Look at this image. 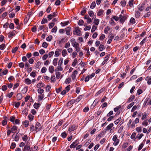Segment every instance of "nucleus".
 <instances>
[{
	"label": "nucleus",
	"instance_id": "obj_1",
	"mask_svg": "<svg viewBox=\"0 0 151 151\" xmlns=\"http://www.w3.org/2000/svg\"><path fill=\"white\" fill-rule=\"evenodd\" d=\"M112 140L114 142L113 145L114 146L118 145L119 142V140L118 139V136L117 134L114 135L112 138Z\"/></svg>",
	"mask_w": 151,
	"mask_h": 151
},
{
	"label": "nucleus",
	"instance_id": "obj_2",
	"mask_svg": "<svg viewBox=\"0 0 151 151\" xmlns=\"http://www.w3.org/2000/svg\"><path fill=\"white\" fill-rule=\"evenodd\" d=\"M78 27H76L74 28V29L73 31V34L75 35L80 36L81 34V31L79 29Z\"/></svg>",
	"mask_w": 151,
	"mask_h": 151
},
{
	"label": "nucleus",
	"instance_id": "obj_3",
	"mask_svg": "<svg viewBox=\"0 0 151 151\" xmlns=\"http://www.w3.org/2000/svg\"><path fill=\"white\" fill-rule=\"evenodd\" d=\"M127 18L126 16H124L122 14H120L119 17V19H120V22L122 23H123L125 21Z\"/></svg>",
	"mask_w": 151,
	"mask_h": 151
},
{
	"label": "nucleus",
	"instance_id": "obj_4",
	"mask_svg": "<svg viewBox=\"0 0 151 151\" xmlns=\"http://www.w3.org/2000/svg\"><path fill=\"white\" fill-rule=\"evenodd\" d=\"M114 125V124L113 123H110L109 125H108L106 127L105 129L106 131L110 130V132L111 133L112 131V129H111L113 127Z\"/></svg>",
	"mask_w": 151,
	"mask_h": 151
},
{
	"label": "nucleus",
	"instance_id": "obj_5",
	"mask_svg": "<svg viewBox=\"0 0 151 151\" xmlns=\"http://www.w3.org/2000/svg\"><path fill=\"white\" fill-rule=\"evenodd\" d=\"M78 72L76 70H75L71 75V78L74 81L76 80V75L78 74Z\"/></svg>",
	"mask_w": 151,
	"mask_h": 151
},
{
	"label": "nucleus",
	"instance_id": "obj_6",
	"mask_svg": "<svg viewBox=\"0 0 151 151\" xmlns=\"http://www.w3.org/2000/svg\"><path fill=\"white\" fill-rule=\"evenodd\" d=\"M35 128V131L36 132H38L41 130V129L42 128V127L40 123L37 122L36 124Z\"/></svg>",
	"mask_w": 151,
	"mask_h": 151
},
{
	"label": "nucleus",
	"instance_id": "obj_7",
	"mask_svg": "<svg viewBox=\"0 0 151 151\" xmlns=\"http://www.w3.org/2000/svg\"><path fill=\"white\" fill-rule=\"evenodd\" d=\"M77 129L76 126L74 125H71L68 129V132H72L76 130Z\"/></svg>",
	"mask_w": 151,
	"mask_h": 151
},
{
	"label": "nucleus",
	"instance_id": "obj_8",
	"mask_svg": "<svg viewBox=\"0 0 151 151\" xmlns=\"http://www.w3.org/2000/svg\"><path fill=\"white\" fill-rule=\"evenodd\" d=\"M149 115V113H148L145 112L142 114V118L141 119L142 120H144L145 119H147V116Z\"/></svg>",
	"mask_w": 151,
	"mask_h": 151
},
{
	"label": "nucleus",
	"instance_id": "obj_9",
	"mask_svg": "<svg viewBox=\"0 0 151 151\" xmlns=\"http://www.w3.org/2000/svg\"><path fill=\"white\" fill-rule=\"evenodd\" d=\"M23 151H33L32 148L28 145H25L23 149Z\"/></svg>",
	"mask_w": 151,
	"mask_h": 151
},
{
	"label": "nucleus",
	"instance_id": "obj_10",
	"mask_svg": "<svg viewBox=\"0 0 151 151\" xmlns=\"http://www.w3.org/2000/svg\"><path fill=\"white\" fill-rule=\"evenodd\" d=\"M78 144V141L77 140H76L73 142L70 146V147L72 148H75V147Z\"/></svg>",
	"mask_w": 151,
	"mask_h": 151
},
{
	"label": "nucleus",
	"instance_id": "obj_11",
	"mask_svg": "<svg viewBox=\"0 0 151 151\" xmlns=\"http://www.w3.org/2000/svg\"><path fill=\"white\" fill-rule=\"evenodd\" d=\"M65 30L66 34L68 35H69L70 34L71 28L70 27H68L65 29Z\"/></svg>",
	"mask_w": 151,
	"mask_h": 151
},
{
	"label": "nucleus",
	"instance_id": "obj_12",
	"mask_svg": "<svg viewBox=\"0 0 151 151\" xmlns=\"http://www.w3.org/2000/svg\"><path fill=\"white\" fill-rule=\"evenodd\" d=\"M145 80L147 81V83L149 85L151 84V77L147 76L145 78Z\"/></svg>",
	"mask_w": 151,
	"mask_h": 151
},
{
	"label": "nucleus",
	"instance_id": "obj_13",
	"mask_svg": "<svg viewBox=\"0 0 151 151\" xmlns=\"http://www.w3.org/2000/svg\"><path fill=\"white\" fill-rule=\"evenodd\" d=\"M24 82L27 85H29L32 83L31 81L28 78H26L24 80Z\"/></svg>",
	"mask_w": 151,
	"mask_h": 151
},
{
	"label": "nucleus",
	"instance_id": "obj_14",
	"mask_svg": "<svg viewBox=\"0 0 151 151\" xmlns=\"http://www.w3.org/2000/svg\"><path fill=\"white\" fill-rule=\"evenodd\" d=\"M105 133L103 131H101L97 136L96 138H99V139L101 137L103 136L104 135Z\"/></svg>",
	"mask_w": 151,
	"mask_h": 151
},
{
	"label": "nucleus",
	"instance_id": "obj_15",
	"mask_svg": "<svg viewBox=\"0 0 151 151\" xmlns=\"http://www.w3.org/2000/svg\"><path fill=\"white\" fill-rule=\"evenodd\" d=\"M54 68L53 66H50L49 68V71L51 73H52L54 71Z\"/></svg>",
	"mask_w": 151,
	"mask_h": 151
},
{
	"label": "nucleus",
	"instance_id": "obj_16",
	"mask_svg": "<svg viewBox=\"0 0 151 151\" xmlns=\"http://www.w3.org/2000/svg\"><path fill=\"white\" fill-rule=\"evenodd\" d=\"M15 31L13 30L12 32H9L8 35V37H12L15 35Z\"/></svg>",
	"mask_w": 151,
	"mask_h": 151
},
{
	"label": "nucleus",
	"instance_id": "obj_17",
	"mask_svg": "<svg viewBox=\"0 0 151 151\" xmlns=\"http://www.w3.org/2000/svg\"><path fill=\"white\" fill-rule=\"evenodd\" d=\"M104 12V11L102 9H99L97 12V15L98 16H100L102 15Z\"/></svg>",
	"mask_w": 151,
	"mask_h": 151
},
{
	"label": "nucleus",
	"instance_id": "obj_18",
	"mask_svg": "<svg viewBox=\"0 0 151 151\" xmlns=\"http://www.w3.org/2000/svg\"><path fill=\"white\" fill-rule=\"evenodd\" d=\"M44 84L42 82H41L38 83L36 85V87L37 88H41L44 86Z\"/></svg>",
	"mask_w": 151,
	"mask_h": 151
},
{
	"label": "nucleus",
	"instance_id": "obj_19",
	"mask_svg": "<svg viewBox=\"0 0 151 151\" xmlns=\"http://www.w3.org/2000/svg\"><path fill=\"white\" fill-rule=\"evenodd\" d=\"M76 100L74 99H72L68 103H67V106H70L71 104H73L76 102Z\"/></svg>",
	"mask_w": 151,
	"mask_h": 151
},
{
	"label": "nucleus",
	"instance_id": "obj_20",
	"mask_svg": "<svg viewBox=\"0 0 151 151\" xmlns=\"http://www.w3.org/2000/svg\"><path fill=\"white\" fill-rule=\"evenodd\" d=\"M17 127L15 126H14L11 128V132L12 133H15V131L17 130Z\"/></svg>",
	"mask_w": 151,
	"mask_h": 151
},
{
	"label": "nucleus",
	"instance_id": "obj_21",
	"mask_svg": "<svg viewBox=\"0 0 151 151\" xmlns=\"http://www.w3.org/2000/svg\"><path fill=\"white\" fill-rule=\"evenodd\" d=\"M105 49V47L103 45H100L99 47V50L100 51H102Z\"/></svg>",
	"mask_w": 151,
	"mask_h": 151
},
{
	"label": "nucleus",
	"instance_id": "obj_22",
	"mask_svg": "<svg viewBox=\"0 0 151 151\" xmlns=\"http://www.w3.org/2000/svg\"><path fill=\"white\" fill-rule=\"evenodd\" d=\"M45 97V95L44 94H40L38 96V99L39 101L42 100Z\"/></svg>",
	"mask_w": 151,
	"mask_h": 151
},
{
	"label": "nucleus",
	"instance_id": "obj_23",
	"mask_svg": "<svg viewBox=\"0 0 151 151\" xmlns=\"http://www.w3.org/2000/svg\"><path fill=\"white\" fill-rule=\"evenodd\" d=\"M135 97L134 95H132L130 96L129 98L128 99L127 102H130L133 101Z\"/></svg>",
	"mask_w": 151,
	"mask_h": 151
},
{
	"label": "nucleus",
	"instance_id": "obj_24",
	"mask_svg": "<svg viewBox=\"0 0 151 151\" xmlns=\"http://www.w3.org/2000/svg\"><path fill=\"white\" fill-rule=\"evenodd\" d=\"M17 99L18 100H21L22 98V95L21 93H18L17 96Z\"/></svg>",
	"mask_w": 151,
	"mask_h": 151
},
{
	"label": "nucleus",
	"instance_id": "obj_25",
	"mask_svg": "<svg viewBox=\"0 0 151 151\" xmlns=\"http://www.w3.org/2000/svg\"><path fill=\"white\" fill-rule=\"evenodd\" d=\"M58 58H55L53 61V64L54 66L57 65L58 63Z\"/></svg>",
	"mask_w": 151,
	"mask_h": 151
},
{
	"label": "nucleus",
	"instance_id": "obj_26",
	"mask_svg": "<svg viewBox=\"0 0 151 151\" xmlns=\"http://www.w3.org/2000/svg\"><path fill=\"white\" fill-rule=\"evenodd\" d=\"M63 68L61 66V65H58L56 69L55 70V71L56 72V71H62L63 70Z\"/></svg>",
	"mask_w": 151,
	"mask_h": 151
},
{
	"label": "nucleus",
	"instance_id": "obj_27",
	"mask_svg": "<svg viewBox=\"0 0 151 151\" xmlns=\"http://www.w3.org/2000/svg\"><path fill=\"white\" fill-rule=\"evenodd\" d=\"M23 124L25 127H27L29 125V122L27 120H25L23 122Z\"/></svg>",
	"mask_w": 151,
	"mask_h": 151
},
{
	"label": "nucleus",
	"instance_id": "obj_28",
	"mask_svg": "<svg viewBox=\"0 0 151 151\" xmlns=\"http://www.w3.org/2000/svg\"><path fill=\"white\" fill-rule=\"evenodd\" d=\"M55 72L56 78L57 79H59L60 77V76L61 75L60 73L59 72V71H56V72Z\"/></svg>",
	"mask_w": 151,
	"mask_h": 151
},
{
	"label": "nucleus",
	"instance_id": "obj_29",
	"mask_svg": "<svg viewBox=\"0 0 151 151\" xmlns=\"http://www.w3.org/2000/svg\"><path fill=\"white\" fill-rule=\"evenodd\" d=\"M62 55L63 57H64L67 54V50L66 49H64L63 50L62 52Z\"/></svg>",
	"mask_w": 151,
	"mask_h": 151
},
{
	"label": "nucleus",
	"instance_id": "obj_30",
	"mask_svg": "<svg viewBox=\"0 0 151 151\" xmlns=\"http://www.w3.org/2000/svg\"><path fill=\"white\" fill-rule=\"evenodd\" d=\"M144 6L145 4H141V5L139 6L138 7L139 10L141 11H142L144 9Z\"/></svg>",
	"mask_w": 151,
	"mask_h": 151
},
{
	"label": "nucleus",
	"instance_id": "obj_31",
	"mask_svg": "<svg viewBox=\"0 0 151 151\" xmlns=\"http://www.w3.org/2000/svg\"><path fill=\"white\" fill-rule=\"evenodd\" d=\"M51 82L54 83L56 81V79L55 75H52L51 77Z\"/></svg>",
	"mask_w": 151,
	"mask_h": 151
},
{
	"label": "nucleus",
	"instance_id": "obj_32",
	"mask_svg": "<svg viewBox=\"0 0 151 151\" xmlns=\"http://www.w3.org/2000/svg\"><path fill=\"white\" fill-rule=\"evenodd\" d=\"M1 123L3 126L6 125L7 124V119H4V120L2 121Z\"/></svg>",
	"mask_w": 151,
	"mask_h": 151
},
{
	"label": "nucleus",
	"instance_id": "obj_33",
	"mask_svg": "<svg viewBox=\"0 0 151 151\" xmlns=\"http://www.w3.org/2000/svg\"><path fill=\"white\" fill-rule=\"evenodd\" d=\"M142 124L144 126H147L148 125V122L147 120H144L142 122Z\"/></svg>",
	"mask_w": 151,
	"mask_h": 151
},
{
	"label": "nucleus",
	"instance_id": "obj_34",
	"mask_svg": "<svg viewBox=\"0 0 151 151\" xmlns=\"http://www.w3.org/2000/svg\"><path fill=\"white\" fill-rule=\"evenodd\" d=\"M96 5V4L95 2V1H93L91 4L90 6V8L91 9H93L95 7Z\"/></svg>",
	"mask_w": 151,
	"mask_h": 151
},
{
	"label": "nucleus",
	"instance_id": "obj_35",
	"mask_svg": "<svg viewBox=\"0 0 151 151\" xmlns=\"http://www.w3.org/2000/svg\"><path fill=\"white\" fill-rule=\"evenodd\" d=\"M140 12L138 11H136L135 12V15L136 18H138L140 16Z\"/></svg>",
	"mask_w": 151,
	"mask_h": 151
},
{
	"label": "nucleus",
	"instance_id": "obj_36",
	"mask_svg": "<svg viewBox=\"0 0 151 151\" xmlns=\"http://www.w3.org/2000/svg\"><path fill=\"white\" fill-rule=\"evenodd\" d=\"M37 92L39 93L40 94H42L44 93V90L42 89L39 88L37 90Z\"/></svg>",
	"mask_w": 151,
	"mask_h": 151
},
{
	"label": "nucleus",
	"instance_id": "obj_37",
	"mask_svg": "<svg viewBox=\"0 0 151 151\" xmlns=\"http://www.w3.org/2000/svg\"><path fill=\"white\" fill-rule=\"evenodd\" d=\"M87 9L86 7H84L83 10H82L81 13V14L82 15H83L86 12Z\"/></svg>",
	"mask_w": 151,
	"mask_h": 151
},
{
	"label": "nucleus",
	"instance_id": "obj_38",
	"mask_svg": "<svg viewBox=\"0 0 151 151\" xmlns=\"http://www.w3.org/2000/svg\"><path fill=\"white\" fill-rule=\"evenodd\" d=\"M110 55H106L105 56V57L104 58V61L106 62L107 63L108 61L109 58V57Z\"/></svg>",
	"mask_w": 151,
	"mask_h": 151
},
{
	"label": "nucleus",
	"instance_id": "obj_39",
	"mask_svg": "<svg viewBox=\"0 0 151 151\" xmlns=\"http://www.w3.org/2000/svg\"><path fill=\"white\" fill-rule=\"evenodd\" d=\"M134 0H130L129 2V5L130 7H132L133 6V4Z\"/></svg>",
	"mask_w": 151,
	"mask_h": 151
},
{
	"label": "nucleus",
	"instance_id": "obj_40",
	"mask_svg": "<svg viewBox=\"0 0 151 151\" xmlns=\"http://www.w3.org/2000/svg\"><path fill=\"white\" fill-rule=\"evenodd\" d=\"M19 134L15 136L14 138V140L15 141L17 142L19 141Z\"/></svg>",
	"mask_w": 151,
	"mask_h": 151
},
{
	"label": "nucleus",
	"instance_id": "obj_41",
	"mask_svg": "<svg viewBox=\"0 0 151 151\" xmlns=\"http://www.w3.org/2000/svg\"><path fill=\"white\" fill-rule=\"evenodd\" d=\"M67 135V134L65 132H63L61 134V137L63 138H65Z\"/></svg>",
	"mask_w": 151,
	"mask_h": 151
},
{
	"label": "nucleus",
	"instance_id": "obj_42",
	"mask_svg": "<svg viewBox=\"0 0 151 151\" xmlns=\"http://www.w3.org/2000/svg\"><path fill=\"white\" fill-rule=\"evenodd\" d=\"M69 23L68 21L65 22H62L61 24L62 26H65L67 25Z\"/></svg>",
	"mask_w": 151,
	"mask_h": 151
},
{
	"label": "nucleus",
	"instance_id": "obj_43",
	"mask_svg": "<svg viewBox=\"0 0 151 151\" xmlns=\"http://www.w3.org/2000/svg\"><path fill=\"white\" fill-rule=\"evenodd\" d=\"M60 50L57 49L55 51V56L57 57L59 56L60 55V53H59V50Z\"/></svg>",
	"mask_w": 151,
	"mask_h": 151
},
{
	"label": "nucleus",
	"instance_id": "obj_44",
	"mask_svg": "<svg viewBox=\"0 0 151 151\" xmlns=\"http://www.w3.org/2000/svg\"><path fill=\"white\" fill-rule=\"evenodd\" d=\"M28 138V137H27V135L25 134L23 137L22 138V139L24 141H27Z\"/></svg>",
	"mask_w": 151,
	"mask_h": 151
},
{
	"label": "nucleus",
	"instance_id": "obj_45",
	"mask_svg": "<svg viewBox=\"0 0 151 151\" xmlns=\"http://www.w3.org/2000/svg\"><path fill=\"white\" fill-rule=\"evenodd\" d=\"M99 22V20L98 19H95L94 21V23L95 25H98Z\"/></svg>",
	"mask_w": 151,
	"mask_h": 151
},
{
	"label": "nucleus",
	"instance_id": "obj_46",
	"mask_svg": "<svg viewBox=\"0 0 151 151\" xmlns=\"http://www.w3.org/2000/svg\"><path fill=\"white\" fill-rule=\"evenodd\" d=\"M63 58H60L58 63V65H61L63 63Z\"/></svg>",
	"mask_w": 151,
	"mask_h": 151
},
{
	"label": "nucleus",
	"instance_id": "obj_47",
	"mask_svg": "<svg viewBox=\"0 0 151 151\" xmlns=\"http://www.w3.org/2000/svg\"><path fill=\"white\" fill-rule=\"evenodd\" d=\"M71 81V78H67L65 81V83L66 84H68Z\"/></svg>",
	"mask_w": 151,
	"mask_h": 151
},
{
	"label": "nucleus",
	"instance_id": "obj_48",
	"mask_svg": "<svg viewBox=\"0 0 151 151\" xmlns=\"http://www.w3.org/2000/svg\"><path fill=\"white\" fill-rule=\"evenodd\" d=\"M77 54V52L76 51H74L73 52L71 55L72 58H75L76 57Z\"/></svg>",
	"mask_w": 151,
	"mask_h": 151
},
{
	"label": "nucleus",
	"instance_id": "obj_49",
	"mask_svg": "<svg viewBox=\"0 0 151 151\" xmlns=\"http://www.w3.org/2000/svg\"><path fill=\"white\" fill-rule=\"evenodd\" d=\"M19 67L21 68H23L24 66V64L23 62H21L19 63Z\"/></svg>",
	"mask_w": 151,
	"mask_h": 151
},
{
	"label": "nucleus",
	"instance_id": "obj_50",
	"mask_svg": "<svg viewBox=\"0 0 151 151\" xmlns=\"http://www.w3.org/2000/svg\"><path fill=\"white\" fill-rule=\"evenodd\" d=\"M88 13L89 15L91 17H92L94 15V13L92 11H88Z\"/></svg>",
	"mask_w": 151,
	"mask_h": 151
},
{
	"label": "nucleus",
	"instance_id": "obj_51",
	"mask_svg": "<svg viewBox=\"0 0 151 151\" xmlns=\"http://www.w3.org/2000/svg\"><path fill=\"white\" fill-rule=\"evenodd\" d=\"M147 39V38L146 37L144 38L143 39L142 41L140 42V45H142L145 42V41H146Z\"/></svg>",
	"mask_w": 151,
	"mask_h": 151
},
{
	"label": "nucleus",
	"instance_id": "obj_52",
	"mask_svg": "<svg viewBox=\"0 0 151 151\" xmlns=\"http://www.w3.org/2000/svg\"><path fill=\"white\" fill-rule=\"evenodd\" d=\"M105 90V89L102 88L100 90H99L96 93L97 95H98L99 94L101 93L103 91H104Z\"/></svg>",
	"mask_w": 151,
	"mask_h": 151
},
{
	"label": "nucleus",
	"instance_id": "obj_53",
	"mask_svg": "<svg viewBox=\"0 0 151 151\" xmlns=\"http://www.w3.org/2000/svg\"><path fill=\"white\" fill-rule=\"evenodd\" d=\"M48 45V44L46 42H44L42 44V47L46 48Z\"/></svg>",
	"mask_w": 151,
	"mask_h": 151
},
{
	"label": "nucleus",
	"instance_id": "obj_54",
	"mask_svg": "<svg viewBox=\"0 0 151 151\" xmlns=\"http://www.w3.org/2000/svg\"><path fill=\"white\" fill-rule=\"evenodd\" d=\"M70 42H68L65 44L64 47L65 48H68L70 46Z\"/></svg>",
	"mask_w": 151,
	"mask_h": 151
},
{
	"label": "nucleus",
	"instance_id": "obj_55",
	"mask_svg": "<svg viewBox=\"0 0 151 151\" xmlns=\"http://www.w3.org/2000/svg\"><path fill=\"white\" fill-rule=\"evenodd\" d=\"M18 47H16L14 48H13L12 50V52L13 53H14L18 49Z\"/></svg>",
	"mask_w": 151,
	"mask_h": 151
},
{
	"label": "nucleus",
	"instance_id": "obj_56",
	"mask_svg": "<svg viewBox=\"0 0 151 151\" xmlns=\"http://www.w3.org/2000/svg\"><path fill=\"white\" fill-rule=\"evenodd\" d=\"M6 47V45L5 44H2L0 45V49L1 50H3Z\"/></svg>",
	"mask_w": 151,
	"mask_h": 151
},
{
	"label": "nucleus",
	"instance_id": "obj_57",
	"mask_svg": "<svg viewBox=\"0 0 151 151\" xmlns=\"http://www.w3.org/2000/svg\"><path fill=\"white\" fill-rule=\"evenodd\" d=\"M77 58H75L73 60V63L72 65L74 67L76 66V64L77 63Z\"/></svg>",
	"mask_w": 151,
	"mask_h": 151
},
{
	"label": "nucleus",
	"instance_id": "obj_58",
	"mask_svg": "<svg viewBox=\"0 0 151 151\" xmlns=\"http://www.w3.org/2000/svg\"><path fill=\"white\" fill-rule=\"evenodd\" d=\"M28 117L29 120L31 121L33 120V119L34 116L31 114H30L28 115Z\"/></svg>",
	"mask_w": 151,
	"mask_h": 151
},
{
	"label": "nucleus",
	"instance_id": "obj_59",
	"mask_svg": "<svg viewBox=\"0 0 151 151\" xmlns=\"http://www.w3.org/2000/svg\"><path fill=\"white\" fill-rule=\"evenodd\" d=\"M30 75L33 78L35 77L36 75L35 72L32 71L30 73Z\"/></svg>",
	"mask_w": 151,
	"mask_h": 151
},
{
	"label": "nucleus",
	"instance_id": "obj_60",
	"mask_svg": "<svg viewBox=\"0 0 151 151\" xmlns=\"http://www.w3.org/2000/svg\"><path fill=\"white\" fill-rule=\"evenodd\" d=\"M57 30V27L56 26H55L52 28L51 30V32H52L55 33Z\"/></svg>",
	"mask_w": 151,
	"mask_h": 151
},
{
	"label": "nucleus",
	"instance_id": "obj_61",
	"mask_svg": "<svg viewBox=\"0 0 151 151\" xmlns=\"http://www.w3.org/2000/svg\"><path fill=\"white\" fill-rule=\"evenodd\" d=\"M143 135H144L143 134H138L137 135L136 137L138 138L139 139H140Z\"/></svg>",
	"mask_w": 151,
	"mask_h": 151
},
{
	"label": "nucleus",
	"instance_id": "obj_62",
	"mask_svg": "<svg viewBox=\"0 0 151 151\" xmlns=\"http://www.w3.org/2000/svg\"><path fill=\"white\" fill-rule=\"evenodd\" d=\"M97 27L95 26L94 25H93L92 27V28L91 30V32H94L95 30L97 29Z\"/></svg>",
	"mask_w": 151,
	"mask_h": 151
},
{
	"label": "nucleus",
	"instance_id": "obj_63",
	"mask_svg": "<svg viewBox=\"0 0 151 151\" xmlns=\"http://www.w3.org/2000/svg\"><path fill=\"white\" fill-rule=\"evenodd\" d=\"M16 146V144L14 142L12 143L10 146V148L12 149H13Z\"/></svg>",
	"mask_w": 151,
	"mask_h": 151
},
{
	"label": "nucleus",
	"instance_id": "obj_64",
	"mask_svg": "<svg viewBox=\"0 0 151 151\" xmlns=\"http://www.w3.org/2000/svg\"><path fill=\"white\" fill-rule=\"evenodd\" d=\"M47 70V69L46 67H43L41 70V72L42 73H45Z\"/></svg>",
	"mask_w": 151,
	"mask_h": 151
}]
</instances>
